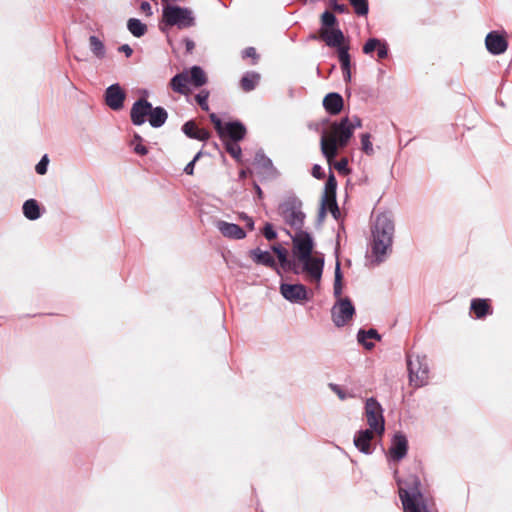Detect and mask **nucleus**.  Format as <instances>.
<instances>
[{"label":"nucleus","instance_id":"nucleus-1","mask_svg":"<svg viewBox=\"0 0 512 512\" xmlns=\"http://www.w3.org/2000/svg\"><path fill=\"white\" fill-rule=\"evenodd\" d=\"M292 242L293 253L301 264V272L308 282L319 287L324 268L323 254L313 252L314 241L308 232L296 233L292 236Z\"/></svg>","mask_w":512,"mask_h":512},{"label":"nucleus","instance_id":"nucleus-2","mask_svg":"<svg viewBox=\"0 0 512 512\" xmlns=\"http://www.w3.org/2000/svg\"><path fill=\"white\" fill-rule=\"evenodd\" d=\"M393 477L398 486L404 512H433L434 500L421 490V480L416 474H409L402 478L399 476L398 469H395Z\"/></svg>","mask_w":512,"mask_h":512},{"label":"nucleus","instance_id":"nucleus-3","mask_svg":"<svg viewBox=\"0 0 512 512\" xmlns=\"http://www.w3.org/2000/svg\"><path fill=\"white\" fill-rule=\"evenodd\" d=\"M362 126L361 119L357 116L349 119L345 117L339 122H334L330 126L329 132H323L320 140L321 152L331 165L333 159L338 154V149L345 147L354 130Z\"/></svg>","mask_w":512,"mask_h":512},{"label":"nucleus","instance_id":"nucleus-4","mask_svg":"<svg viewBox=\"0 0 512 512\" xmlns=\"http://www.w3.org/2000/svg\"><path fill=\"white\" fill-rule=\"evenodd\" d=\"M394 222L389 214H378L371 226L372 233V254L376 262H382L391 252L394 237Z\"/></svg>","mask_w":512,"mask_h":512},{"label":"nucleus","instance_id":"nucleus-5","mask_svg":"<svg viewBox=\"0 0 512 512\" xmlns=\"http://www.w3.org/2000/svg\"><path fill=\"white\" fill-rule=\"evenodd\" d=\"M161 23L163 25L161 27L162 31L165 30L164 26L187 29L195 26L196 18L191 8L166 3L163 5Z\"/></svg>","mask_w":512,"mask_h":512},{"label":"nucleus","instance_id":"nucleus-6","mask_svg":"<svg viewBox=\"0 0 512 512\" xmlns=\"http://www.w3.org/2000/svg\"><path fill=\"white\" fill-rule=\"evenodd\" d=\"M409 383L416 388L428 384L429 364L426 354H406Z\"/></svg>","mask_w":512,"mask_h":512},{"label":"nucleus","instance_id":"nucleus-7","mask_svg":"<svg viewBox=\"0 0 512 512\" xmlns=\"http://www.w3.org/2000/svg\"><path fill=\"white\" fill-rule=\"evenodd\" d=\"M278 210L286 225L296 230V233L303 232L302 227L305 221V214L302 211L301 201L288 199L279 206Z\"/></svg>","mask_w":512,"mask_h":512},{"label":"nucleus","instance_id":"nucleus-8","mask_svg":"<svg viewBox=\"0 0 512 512\" xmlns=\"http://www.w3.org/2000/svg\"><path fill=\"white\" fill-rule=\"evenodd\" d=\"M384 410L376 398L370 397L365 402V416L367 418L368 430L374 431L378 436L385 432Z\"/></svg>","mask_w":512,"mask_h":512},{"label":"nucleus","instance_id":"nucleus-9","mask_svg":"<svg viewBox=\"0 0 512 512\" xmlns=\"http://www.w3.org/2000/svg\"><path fill=\"white\" fill-rule=\"evenodd\" d=\"M337 181L335 176L330 173L324 187V193L321 200V213L329 211L336 219L339 215V208L336 202Z\"/></svg>","mask_w":512,"mask_h":512},{"label":"nucleus","instance_id":"nucleus-10","mask_svg":"<svg viewBox=\"0 0 512 512\" xmlns=\"http://www.w3.org/2000/svg\"><path fill=\"white\" fill-rule=\"evenodd\" d=\"M408 449L409 444L407 436L401 431L395 432L391 438V445L387 452L388 462L399 463L407 456Z\"/></svg>","mask_w":512,"mask_h":512},{"label":"nucleus","instance_id":"nucleus-11","mask_svg":"<svg viewBox=\"0 0 512 512\" xmlns=\"http://www.w3.org/2000/svg\"><path fill=\"white\" fill-rule=\"evenodd\" d=\"M354 313V306L348 298H339L331 310L332 320L337 327L346 325Z\"/></svg>","mask_w":512,"mask_h":512},{"label":"nucleus","instance_id":"nucleus-12","mask_svg":"<svg viewBox=\"0 0 512 512\" xmlns=\"http://www.w3.org/2000/svg\"><path fill=\"white\" fill-rule=\"evenodd\" d=\"M374 431L368 429H361L354 435L353 443L359 452L365 455H371L375 446L372 444Z\"/></svg>","mask_w":512,"mask_h":512},{"label":"nucleus","instance_id":"nucleus-13","mask_svg":"<svg viewBox=\"0 0 512 512\" xmlns=\"http://www.w3.org/2000/svg\"><path fill=\"white\" fill-rule=\"evenodd\" d=\"M126 94L119 84L110 85L105 92V101L112 110H120L123 107Z\"/></svg>","mask_w":512,"mask_h":512},{"label":"nucleus","instance_id":"nucleus-14","mask_svg":"<svg viewBox=\"0 0 512 512\" xmlns=\"http://www.w3.org/2000/svg\"><path fill=\"white\" fill-rule=\"evenodd\" d=\"M282 296L290 302H302L307 299V289L302 284H282Z\"/></svg>","mask_w":512,"mask_h":512},{"label":"nucleus","instance_id":"nucleus-15","mask_svg":"<svg viewBox=\"0 0 512 512\" xmlns=\"http://www.w3.org/2000/svg\"><path fill=\"white\" fill-rule=\"evenodd\" d=\"M215 227L228 239L240 240L246 237V232L237 224L229 223L224 220H216Z\"/></svg>","mask_w":512,"mask_h":512},{"label":"nucleus","instance_id":"nucleus-16","mask_svg":"<svg viewBox=\"0 0 512 512\" xmlns=\"http://www.w3.org/2000/svg\"><path fill=\"white\" fill-rule=\"evenodd\" d=\"M152 112V105L145 99H139L131 108V121L134 125H142L146 117Z\"/></svg>","mask_w":512,"mask_h":512},{"label":"nucleus","instance_id":"nucleus-17","mask_svg":"<svg viewBox=\"0 0 512 512\" xmlns=\"http://www.w3.org/2000/svg\"><path fill=\"white\" fill-rule=\"evenodd\" d=\"M222 139L227 141L238 142L242 140L246 134V128L240 122H228L223 127Z\"/></svg>","mask_w":512,"mask_h":512},{"label":"nucleus","instance_id":"nucleus-18","mask_svg":"<svg viewBox=\"0 0 512 512\" xmlns=\"http://www.w3.org/2000/svg\"><path fill=\"white\" fill-rule=\"evenodd\" d=\"M485 44L487 50L494 55L502 54L507 49V41L497 32H490L486 36Z\"/></svg>","mask_w":512,"mask_h":512},{"label":"nucleus","instance_id":"nucleus-19","mask_svg":"<svg viewBox=\"0 0 512 512\" xmlns=\"http://www.w3.org/2000/svg\"><path fill=\"white\" fill-rule=\"evenodd\" d=\"M321 38L331 47H342L344 35L339 29L325 28L321 31Z\"/></svg>","mask_w":512,"mask_h":512},{"label":"nucleus","instance_id":"nucleus-20","mask_svg":"<svg viewBox=\"0 0 512 512\" xmlns=\"http://www.w3.org/2000/svg\"><path fill=\"white\" fill-rule=\"evenodd\" d=\"M182 131L186 136L192 139H197L200 141H205L209 138L210 134L207 130L199 128L197 124L194 121H188L186 122L183 127Z\"/></svg>","mask_w":512,"mask_h":512},{"label":"nucleus","instance_id":"nucleus-21","mask_svg":"<svg viewBox=\"0 0 512 512\" xmlns=\"http://www.w3.org/2000/svg\"><path fill=\"white\" fill-rule=\"evenodd\" d=\"M323 106L330 114L336 115L343 108V98L338 93H329L324 97Z\"/></svg>","mask_w":512,"mask_h":512},{"label":"nucleus","instance_id":"nucleus-22","mask_svg":"<svg viewBox=\"0 0 512 512\" xmlns=\"http://www.w3.org/2000/svg\"><path fill=\"white\" fill-rule=\"evenodd\" d=\"M188 82H189L188 73L182 72V73L175 75L171 79L170 86L174 92L187 95L189 93Z\"/></svg>","mask_w":512,"mask_h":512},{"label":"nucleus","instance_id":"nucleus-23","mask_svg":"<svg viewBox=\"0 0 512 512\" xmlns=\"http://www.w3.org/2000/svg\"><path fill=\"white\" fill-rule=\"evenodd\" d=\"M470 309L474 312L476 318L478 319L492 313L488 300L486 299H473L471 301Z\"/></svg>","mask_w":512,"mask_h":512},{"label":"nucleus","instance_id":"nucleus-24","mask_svg":"<svg viewBox=\"0 0 512 512\" xmlns=\"http://www.w3.org/2000/svg\"><path fill=\"white\" fill-rule=\"evenodd\" d=\"M357 338L365 349L370 350L374 347L373 343L370 340L380 341L381 336L375 329H370L368 331L360 330L358 332Z\"/></svg>","mask_w":512,"mask_h":512},{"label":"nucleus","instance_id":"nucleus-25","mask_svg":"<svg viewBox=\"0 0 512 512\" xmlns=\"http://www.w3.org/2000/svg\"><path fill=\"white\" fill-rule=\"evenodd\" d=\"M167 112L162 107H152V112H149V123L152 127H161L167 120Z\"/></svg>","mask_w":512,"mask_h":512},{"label":"nucleus","instance_id":"nucleus-26","mask_svg":"<svg viewBox=\"0 0 512 512\" xmlns=\"http://www.w3.org/2000/svg\"><path fill=\"white\" fill-rule=\"evenodd\" d=\"M23 214L29 220L40 218V208L36 200L29 199L23 204Z\"/></svg>","mask_w":512,"mask_h":512},{"label":"nucleus","instance_id":"nucleus-27","mask_svg":"<svg viewBox=\"0 0 512 512\" xmlns=\"http://www.w3.org/2000/svg\"><path fill=\"white\" fill-rule=\"evenodd\" d=\"M251 256L253 260L258 264H262L268 267H273L275 265V260L271 253L268 251L255 249L251 252Z\"/></svg>","mask_w":512,"mask_h":512},{"label":"nucleus","instance_id":"nucleus-28","mask_svg":"<svg viewBox=\"0 0 512 512\" xmlns=\"http://www.w3.org/2000/svg\"><path fill=\"white\" fill-rule=\"evenodd\" d=\"M259 80H260V75L258 73L248 72L242 77V79L240 81V86L244 91L249 92V91L255 89Z\"/></svg>","mask_w":512,"mask_h":512},{"label":"nucleus","instance_id":"nucleus-29","mask_svg":"<svg viewBox=\"0 0 512 512\" xmlns=\"http://www.w3.org/2000/svg\"><path fill=\"white\" fill-rule=\"evenodd\" d=\"M129 32L135 37H142L147 32L146 24L142 23L139 19L130 18L127 22Z\"/></svg>","mask_w":512,"mask_h":512},{"label":"nucleus","instance_id":"nucleus-30","mask_svg":"<svg viewBox=\"0 0 512 512\" xmlns=\"http://www.w3.org/2000/svg\"><path fill=\"white\" fill-rule=\"evenodd\" d=\"M190 81L196 86H203L207 82L205 72L199 66H193L190 69Z\"/></svg>","mask_w":512,"mask_h":512},{"label":"nucleus","instance_id":"nucleus-31","mask_svg":"<svg viewBox=\"0 0 512 512\" xmlns=\"http://www.w3.org/2000/svg\"><path fill=\"white\" fill-rule=\"evenodd\" d=\"M90 49L92 53L99 59L105 56V46L103 42L96 36H90L89 38Z\"/></svg>","mask_w":512,"mask_h":512},{"label":"nucleus","instance_id":"nucleus-32","mask_svg":"<svg viewBox=\"0 0 512 512\" xmlns=\"http://www.w3.org/2000/svg\"><path fill=\"white\" fill-rule=\"evenodd\" d=\"M342 294V273L339 261L336 262L335 267V279H334V295L338 299L341 298Z\"/></svg>","mask_w":512,"mask_h":512},{"label":"nucleus","instance_id":"nucleus-33","mask_svg":"<svg viewBox=\"0 0 512 512\" xmlns=\"http://www.w3.org/2000/svg\"><path fill=\"white\" fill-rule=\"evenodd\" d=\"M358 15L364 16L368 13L367 0H349Z\"/></svg>","mask_w":512,"mask_h":512},{"label":"nucleus","instance_id":"nucleus-34","mask_svg":"<svg viewBox=\"0 0 512 512\" xmlns=\"http://www.w3.org/2000/svg\"><path fill=\"white\" fill-rule=\"evenodd\" d=\"M338 57L341 63L342 69H347L350 67V55L348 53L347 47H340L338 50Z\"/></svg>","mask_w":512,"mask_h":512},{"label":"nucleus","instance_id":"nucleus-35","mask_svg":"<svg viewBox=\"0 0 512 512\" xmlns=\"http://www.w3.org/2000/svg\"><path fill=\"white\" fill-rule=\"evenodd\" d=\"M361 145H362L363 152H365L367 155L373 154L374 149H373V145L370 141L369 133H364L361 135Z\"/></svg>","mask_w":512,"mask_h":512},{"label":"nucleus","instance_id":"nucleus-36","mask_svg":"<svg viewBox=\"0 0 512 512\" xmlns=\"http://www.w3.org/2000/svg\"><path fill=\"white\" fill-rule=\"evenodd\" d=\"M226 150L227 152L234 157L235 159H239L241 156V148L237 144V142L234 141H226Z\"/></svg>","mask_w":512,"mask_h":512},{"label":"nucleus","instance_id":"nucleus-37","mask_svg":"<svg viewBox=\"0 0 512 512\" xmlns=\"http://www.w3.org/2000/svg\"><path fill=\"white\" fill-rule=\"evenodd\" d=\"M208 97H209V92L206 91V90H202L200 93H198L195 96L196 102L200 105V107L204 111H208L209 110V105H208V102H207Z\"/></svg>","mask_w":512,"mask_h":512},{"label":"nucleus","instance_id":"nucleus-38","mask_svg":"<svg viewBox=\"0 0 512 512\" xmlns=\"http://www.w3.org/2000/svg\"><path fill=\"white\" fill-rule=\"evenodd\" d=\"M141 137L139 135H135L134 136V140L132 141L131 145L133 146V149H134V152L139 154V155H145L147 154V148L142 145L140 142H141Z\"/></svg>","mask_w":512,"mask_h":512},{"label":"nucleus","instance_id":"nucleus-39","mask_svg":"<svg viewBox=\"0 0 512 512\" xmlns=\"http://www.w3.org/2000/svg\"><path fill=\"white\" fill-rule=\"evenodd\" d=\"M272 250L277 255L281 265L284 266L287 263V250L280 245H274Z\"/></svg>","mask_w":512,"mask_h":512},{"label":"nucleus","instance_id":"nucleus-40","mask_svg":"<svg viewBox=\"0 0 512 512\" xmlns=\"http://www.w3.org/2000/svg\"><path fill=\"white\" fill-rule=\"evenodd\" d=\"M380 42L381 41L377 38H370L363 46V52L365 54L372 53L374 50H376L377 46H379Z\"/></svg>","mask_w":512,"mask_h":512},{"label":"nucleus","instance_id":"nucleus-41","mask_svg":"<svg viewBox=\"0 0 512 512\" xmlns=\"http://www.w3.org/2000/svg\"><path fill=\"white\" fill-rule=\"evenodd\" d=\"M323 26L331 27L336 23V17L329 11H325L321 16Z\"/></svg>","mask_w":512,"mask_h":512},{"label":"nucleus","instance_id":"nucleus-42","mask_svg":"<svg viewBox=\"0 0 512 512\" xmlns=\"http://www.w3.org/2000/svg\"><path fill=\"white\" fill-rule=\"evenodd\" d=\"M255 161L257 164L261 165L265 169L272 168V161L267 158L263 153H257L255 156Z\"/></svg>","mask_w":512,"mask_h":512},{"label":"nucleus","instance_id":"nucleus-43","mask_svg":"<svg viewBox=\"0 0 512 512\" xmlns=\"http://www.w3.org/2000/svg\"><path fill=\"white\" fill-rule=\"evenodd\" d=\"M48 163H49L48 156L44 155L35 167L36 172L40 175H44L47 172Z\"/></svg>","mask_w":512,"mask_h":512},{"label":"nucleus","instance_id":"nucleus-44","mask_svg":"<svg viewBox=\"0 0 512 512\" xmlns=\"http://www.w3.org/2000/svg\"><path fill=\"white\" fill-rule=\"evenodd\" d=\"M210 120L214 124V127H215L216 131L218 132L219 136H223L222 130H223V127L225 124L222 123L220 118L215 113L210 114Z\"/></svg>","mask_w":512,"mask_h":512},{"label":"nucleus","instance_id":"nucleus-45","mask_svg":"<svg viewBox=\"0 0 512 512\" xmlns=\"http://www.w3.org/2000/svg\"><path fill=\"white\" fill-rule=\"evenodd\" d=\"M263 234L267 240H274L277 237V233L275 232L273 226L270 223H267L263 228Z\"/></svg>","mask_w":512,"mask_h":512},{"label":"nucleus","instance_id":"nucleus-46","mask_svg":"<svg viewBox=\"0 0 512 512\" xmlns=\"http://www.w3.org/2000/svg\"><path fill=\"white\" fill-rule=\"evenodd\" d=\"M347 166H348V161L345 158L341 159L340 161H338L334 164L335 169L342 174H347L349 172Z\"/></svg>","mask_w":512,"mask_h":512},{"label":"nucleus","instance_id":"nucleus-47","mask_svg":"<svg viewBox=\"0 0 512 512\" xmlns=\"http://www.w3.org/2000/svg\"><path fill=\"white\" fill-rule=\"evenodd\" d=\"M201 152H198L194 158L186 165L184 172L188 175H192L196 161L200 158Z\"/></svg>","mask_w":512,"mask_h":512},{"label":"nucleus","instance_id":"nucleus-48","mask_svg":"<svg viewBox=\"0 0 512 512\" xmlns=\"http://www.w3.org/2000/svg\"><path fill=\"white\" fill-rule=\"evenodd\" d=\"M329 387L331 390L337 394L339 399L345 400L347 398V394L344 392V390L337 384L330 383Z\"/></svg>","mask_w":512,"mask_h":512},{"label":"nucleus","instance_id":"nucleus-49","mask_svg":"<svg viewBox=\"0 0 512 512\" xmlns=\"http://www.w3.org/2000/svg\"><path fill=\"white\" fill-rule=\"evenodd\" d=\"M377 54L380 59H384L387 57L388 54V48L386 44L380 42L379 46H377Z\"/></svg>","mask_w":512,"mask_h":512},{"label":"nucleus","instance_id":"nucleus-50","mask_svg":"<svg viewBox=\"0 0 512 512\" xmlns=\"http://www.w3.org/2000/svg\"><path fill=\"white\" fill-rule=\"evenodd\" d=\"M312 175L317 178V179H321L324 177V172H323V169L320 165L318 164H315L313 167H312Z\"/></svg>","mask_w":512,"mask_h":512},{"label":"nucleus","instance_id":"nucleus-51","mask_svg":"<svg viewBox=\"0 0 512 512\" xmlns=\"http://www.w3.org/2000/svg\"><path fill=\"white\" fill-rule=\"evenodd\" d=\"M243 57H251L253 59H257L256 50L253 47H248L243 51Z\"/></svg>","mask_w":512,"mask_h":512},{"label":"nucleus","instance_id":"nucleus-52","mask_svg":"<svg viewBox=\"0 0 512 512\" xmlns=\"http://www.w3.org/2000/svg\"><path fill=\"white\" fill-rule=\"evenodd\" d=\"M140 9H141V11L146 13V15H148V16L152 15V7H151L150 3L142 2L140 5Z\"/></svg>","mask_w":512,"mask_h":512},{"label":"nucleus","instance_id":"nucleus-53","mask_svg":"<svg viewBox=\"0 0 512 512\" xmlns=\"http://www.w3.org/2000/svg\"><path fill=\"white\" fill-rule=\"evenodd\" d=\"M119 51L125 53L127 57H130L133 53L132 48L128 44L121 45Z\"/></svg>","mask_w":512,"mask_h":512},{"label":"nucleus","instance_id":"nucleus-54","mask_svg":"<svg viewBox=\"0 0 512 512\" xmlns=\"http://www.w3.org/2000/svg\"><path fill=\"white\" fill-rule=\"evenodd\" d=\"M184 43H185V47H186V51L187 53H191L193 51V49L195 48V43L194 41H192L191 39H184Z\"/></svg>","mask_w":512,"mask_h":512},{"label":"nucleus","instance_id":"nucleus-55","mask_svg":"<svg viewBox=\"0 0 512 512\" xmlns=\"http://www.w3.org/2000/svg\"><path fill=\"white\" fill-rule=\"evenodd\" d=\"M333 8L335 11H338L340 13H344L347 11V7L343 4H337V3H334L333 4Z\"/></svg>","mask_w":512,"mask_h":512},{"label":"nucleus","instance_id":"nucleus-56","mask_svg":"<svg viewBox=\"0 0 512 512\" xmlns=\"http://www.w3.org/2000/svg\"><path fill=\"white\" fill-rule=\"evenodd\" d=\"M243 219L247 222V226L250 230H253L254 228V221L252 220L251 217H248V216H244Z\"/></svg>","mask_w":512,"mask_h":512},{"label":"nucleus","instance_id":"nucleus-57","mask_svg":"<svg viewBox=\"0 0 512 512\" xmlns=\"http://www.w3.org/2000/svg\"><path fill=\"white\" fill-rule=\"evenodd\" d=\"M342 70H343V74H344V79L346 81H350V79H351L350 67L347 69H342Z\"/></svg>","mask_w":512,"mask_h":512},{"label":"nucleus","instance_id":"nucleus-58","mask_svg":"<svg viewBox=\"0 0 512 512\" xmlns=\"http://www.w3.org/2000/svg\"><path fill=\"white\" fill-rule=\"evenodd\" d=\"M256 190H257L258 195L261 196L262 191H261L260 187L257 185H256Z\"/></svg>","mask_w":512,"mask_h":512},{"label":"nucleus","instance_id":"nucleus-59","mask_svg":"<svg viewBox=\"0 0 512 512\" xmlns=\"http://www.w3.org/2000/svg\"><path fill=\"white\" fill-rule=\"evenodd\" d=\"M245 175H246L245 171H242V172L240 173V177H242V178H243V177H245Z\"/></svg>","mask_w":512,"mask_h":512}]
</instances>
